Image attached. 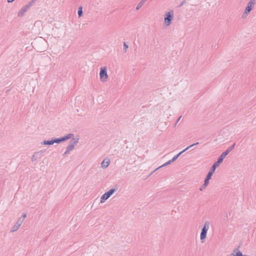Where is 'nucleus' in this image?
Listing matches in <instances>:
<instances>
[{"mask_svg":"<svg viewBox=\"0 0 256 256\" xmlns=\"http://www.w3.org/2000/svg\"><path fill=\"white\" fill-rule=\"evenodd\" d=\"M14 0H7L8 2H12L14 1Z\"/></svg>","mask_w":256,"mask_h":256,"instance_id":"nucleus-26","label":"nucleus"},{"mask_svg":"<svg viewBox=\"0 0 256 256\" xmlns=\"http://www.w3.org/2000/svg\"><path fill=\"white\" fill-rule=\"evenodd\" d=\"M186 3V0H183L182 3L180 4V6H182L183 4H185Z\"/></svg>","mask_w":256,"mask_h":256,"instance_id":"nucleus-24","label":"nucleus"},{"mask_svg":"<svg viewBox=\"0 0 256 256\" xmlns=\"http://www.w3.org/2000/svg\"><path fill=\"white\" fill-rule=\"evenodd\" d=\"M216 169V168L212 166L210 169V171L208 172V174L206 175V178L204 180V182H205V184H208L209 180L211 179L212 176L214 173Z\"/></svg>","mask_w":256,"mask_h":256,"instance_id":"nucleus-8","label":"nucleus"},{"mask_svg":"<svg viewBox=\"0 0 256 256\" xmlns=\"http://www.w3.org/2000/svg\"><path fill=\"white\" fill-rule=\"evenodd\" d=\"M30 5H26L23 6L18 12V16L19 17H22L24 16V14L27 11Z\"/></svg>","mask_w":256,"mask_h":256,"instance_id":"nucleus-13","label":"nucleus"},{"mask_svg":"<svg viewBox=\"0 0 256 256\" xmlns=\"http://www.w3.org/2000/svg\"><path fill=\"white\" fill-rule=\"evenodd\" d=\"M164 24L166 26H168L172 24V21L174 18V12L172 10H170L168 12H166L164 13Z\"/></svg>","mask_w":256,"mask_h":256,"instance_id":"nucleus-2","label":"nucleus"},{"mask_svg":"<svg viewBox=\"0 0 256 256\" xmlns=\"http://www.w3.org/2000/svg\"><path fill=\"white\" fill-rule=\"evenodd\" d=\"M182 118V116H180L178 118V120H176V124H175V126L176 125L177 123L178 122V121L180 120V118Z\"/></svg>","mask_w":256,"mask_h":256,"instance_id":"nucleus-25","label":"nucleus"},{"mask_svg":"<svg viewBox=\"0 0 256 256\" xmlns=\"http://www.w3.org/2000/svg\"><path fill=\"white\" fill-rule=\"evenodd\" d=\"M78 16L79 17H80L82 15V7H80L78 9Z\"/></svg>","mask_w":256,"mask_h":256,"instance_id":"nucleus-20","label":"nucleus"},{"mask_svg":"<svg viewBox=\"0 0 256 256\" xmlns=\"http://www.w3.org/2000/svg\"><path fill=\"white\" fill-rule=\"evenodd\" d=\"M23 222L22 221V219H18L16 224L12 228L10 232H14L18 230L20 226L22 224Z\"/></svg>","mask_w":256,"mask_h":256,"instance_id":"nucleus-10","label":"nucleus"},{"mask_svg":"<svg viewBox=\"0 0 256 256\" xmlns=\"http://www.w3.org/2000/svg\"><path fill=\"white\" fill-rule=\"evenodd\" d=\"M256 4V0H250L248 3L244 11V12L242 18H245L249 14L250 12L253 9Z\"/></svg>","mask_w":256,"mask_h":256,"instance_id":"nucleus-3","label":"nucleus"},{"mask_svg":"<svg viewBox=\"0 0 256 256\" xmlns=\"http://www.w3.org/2000/svg\"><path fill=\"white\" fill-rule=\"evenodd\" d=\"M78 138H72V140L69 142L68 144L70 146H72L74 148V146L78 144Z\"/></svg>","mask_w":256,"mask_h":256,"instance_id":"nucleus-15","label":"nucleus"},{"mask_svg":"<svg viewBox=\"0 0 256 256\" xmlns=\"http://www.w3.org/2000/svg\"><path fill=\"white\" fill-rule=\"evenodd\" d=\"M230 256H250L246 254H243L238 248H234Z\"/></svg>","mask_w":256,"mask_h":256,"instance_id":"nucleus-12","label":"nucleus"},{"mask_svg":"<svg viewBox=\"0 0 256 256\" xmlns=\"http://www.w3.org/2000/svg\"><path fill=\"white\" fill-rule=\"evenodd\" d=\"M198 144V142H197L196 143H194L192 145L189 146H188L186 147L185 149H184L182 151L179 152L178 154L174 156V158L171 160V161H172L173 162H174L183 152H186V150H188L190 148L194 146L197 145Z\"/></svg>","mask_w":256,"mask_h":256,"instance_id":"nucleus-9","label":"nucleus"},{"mask_svg":"<svg viewBox=\"0 0 256 256\" xmlns=\"http://www.w3.org/2000/svg\"><path fill=\"white\" fill-rule=\"evenodd\" d=\"M210 222L208 221L205 222L200 234V238L202 242H204V240L206 237V234L208 230L210 228Z\"/></svg>","mask_w":256,"mask_h":256,"instance_id":"nucleus-4","label":"nucleus"},{"mask_svg":"<svg viewBox=\"0 0 256 256\" xmlns=\"http://www.w3.org/2000/svg\"><path fill=\"white\" fill-rule=\"evenodd\" d=\"M128 48V46L126 42H124L123 51L124 53H126L127 52V50Z\"/></svg>","mask_w":256,"mask_h":256,"instance_id":"nucleus-21","label":"nucleus"},{"mask_svg":"<svg viewBox=\"0 0 256 256\" xmlns=\"http://www.w3.org/2000/svg\"><path fill=\"white\" fill-rule=\"evenodd\" d=\"M110 160L109 158H106L101 162V167L106 168L110 165Z\"/></svg>","mask_w":256,"mask_h":256,"instance_id":"nucleus-14","label":"nucleus"},{"mask_svg":"<svg viewBox=\"0 0 256 256\" xmlns=\"http://www.w3.org/2000/svg\"><path fill=\"white\" fill-rule=\"evenodd\" d=\"M235 145L236 143H234L232 146H230L224 152H222L219 156L218 160L214 162L212 166L216 168L217 167H218L220 166V164L222 162L224 159L226 158V156L230 153V151H232L234 148Z\"/></svg>","mask_w":256,"mask_h":256,"instance_id":"nucleus-1","label":"nucleus"},{"mask_svg":"<svg viewBox=\"0 0 256 256\" xmlns=\"http://www.w3.org/2000/svg\"><path fill=\"white\" fill-rule=\"evenodd\" d=\"M42 144H45V145H52L54 144V140H44L41 143Z\"/></svg>","mask_w":256,"mask_h":256,"instance_id":"nucleus-18","label":"nucleus"},{"mask_svg":"<svg viewBox=\"0 0 256 256\" xmlns=\"http://www.w3.org/2000/svg\"><path fill=\"white\" fill-rule=\"evenodd\" d=\"M43 150H41L38 152H35L32 157V161L34 162L36 161L38 158H40L41 156V155L43 153Z\"/></svg>","mask_w":256,"mask_h":256,"instance_id":"nucleus-11","label":"nucleus"},{"mask_svg":"<svg viewBox=\"0 0 256 256\" xmlns=\"http://www.w3.org/2000/svg\"><path fill=\"white\" fill-rule=\"evenodd\" d=\"M208 184H205V182L201 186L200 188V190L202 191L208 186Z\"/></svg>","mask_w":256,"mask_h":256,"instance_id":"nucleus-22","label":"nucleus"},{"mask_svg":"<svg viewBox=\"0 0 256 256\" xmlns=\"http://www.w3.org/2000/svg\"><path fill=\"white\" fill-rule=\"evenodd\" d=\"M116 190L114 188L110 189L108 191L104 193L100 198V203H104L108 200L115 192Z\"/></svg>","mask_w":256,"mask_h":256,"instance_id":"nucleus-6","label":"nucleus"},{"mask_svg":"<svg viewBox=\"0 0 256 256\" xmlns=\"http://www.w3.org/2000/svg\"><path fill=\"white\" fill-rule=\"evenodd\" d=\"M74 149V146H70V145L68 144V146L66 147V150L64 153L63 156H65L66 154L69 152L72 151Z\"/></svg>","mask_w":256,"mask_h":256,"instance_id":"nucleus-16","label":"nucleus"},{"mask_svg":"<svg viewBox=\"0 0 256 256\" xmlns=\"http://www.w3.org/2000/svg\"><path fill=\"white\" fill-rule=\"evenodd\" d=\"M100 80L102 82H106L108 79V74H107V68L103 66L100 68Z\"/></svg>","mask_w":256,"mask_h":256,"instance_id":"nucleus-5","label":"nucleus"},{"mask_svg":"<svg viewBox=\"0 0 256 256\" xmlns=\"http://www.w3.org/2000/svg\"><path fill=\"white\" fill-rule=\"evenodd\" d=\"M73 136H74V134H68L62 138H58L54 139L53 140H54V143L59 144V143L64 142L68 139H70Z\"/></svg>","mask_w":256,"mask_h":256,"instance_id":"nucleus-7","label":"nucleus"},{"mask_svg":"<svg viewBox=\"0 0 256 256\" xmlns=\"http://www.w3.org/2000/svg\"><path fill=\"white\" fill-rule=\"evenodd\" d=\"M173 162L172 161H171V160H169L167 162H166V163L162 165L161 166H160L159 167H158V168H156L154 170L153 172H156V170L160 169V168H162V167H164V166H166L168 164H170L172 162Z\"/></svg>","mask_w":256,"mask_h":256,"instance_id":"nucleus-17","label":"nucleus"},{"mask_svg":"<svg viewBox=\"0 0 256 256\" xmlns=\"http://www.w3.org/2000/svg\"><path fill=\"white\" fill-rule=\"evenodd\" d=\"M26 217V214H23L22 217L20 218L19 219H22V221L24 222L25 218Z\"/></svg>","mask_w":256,"mask_h":256,"instance_id":"nucleus-23","label":"nucleus"},{"mask_svg":"<svg viewBox=\"0 0 256 256\" xmlns=\"http://www.w3.org/2000/svg\"><path fill=\"white\" fill-rule=\"evenodd\" d=\"M146 0H141V1L138 4L136 7V10H138L144 4Z\"/></svg>","mask_w":256,"mask_h":256,"instance_id":"nucleus-19","label":"nucleus"}]
</instances>
